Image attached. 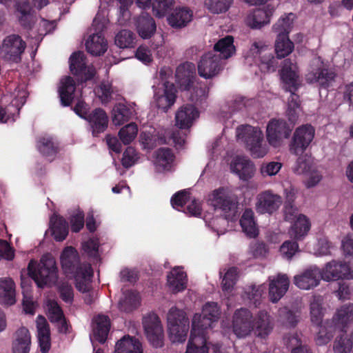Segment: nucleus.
Segmentation results:
<instances>
[{
  "label": "nucleus",
  "instance_id": "obj_1",
  "mask_svg": "<svg viewBox=\"0 0 353 353\" xmlns=\"http://www.w3.org/2000/svg\"><path fill=\"white\" fill-rule=\"evenodd\" d=\"M272 328V319L265 310L259 311L254 316L249 310L241 307L236 310L232 315V332L239 339L248 337L252 333L264 338L270 334Z\"/></svg>",
  "mask_w": 353,
  "mask_h": 353
},
{
  "label": "nucleus",
  "instance_id": "obj_2",
  "mask_svg": "<svg viewBox=\"0 0 353 353\" xmlns=\"http://www.w3.org/2000/svg\"><path fill=\"white\" fill-rule=\"evenodd\" d=\"M79 254L71 246L65 248L60 255V263L62 270L68 278H74L76 288L85 293L90 289L93 271L90 264L79 265Z\"/></svg>",
  "mask_w": 353,
  "mask_h": 353
},
{
  "label": "nucleus",
  "instance_id": "obj_3",
  "mask_svg": "<svg viewBox=\"0 0 353 353\" xmlns=\"http://www.w3.org/2000/svg\"><path fill=\"white\" fill-rule=\"evenodd\" d=\"M208 204L215 211L219 212L224 218L210 221V224L218 234H223L225 228L218 227V225H225L227 220H233L236 216V197L232 192L224 188H219L213 190L208 198Z\"/></svg>",
  "mask_w": 353,
  "mask_h": 353
},
{
  "label": "nucleus",
  "instance_id": "obj_4",
  "mask_svg": "<svg viewBox=\"0 0 353 353\" xmlns=\"http://www.w3.org/2000/svg\"><path fill=\"white\" fill-rule=\"evenodd\" d=\"M279 74L284 86L291 92L287 114L289 121L294 124L298 119L299 112L298 97L292 92L299 83L300 74L297 63L289 59L284 60Z\"/></svg>",
  "mask_w": 353,
  "mask_h": 353
},
{
  "label": "nucleus",
  "instance_id": "obj_5",
  "mask_svg": "<svg viewBox=\"0 0 353 353\" xmlns=\"http://www.w3.org/2000/svg\"><path fill=\"white\" fill-rule=\"evenodd\" d=\"M28 274L38 287L54 285L58 279V268L55 259L50 254L42 256L39 263L32 260L28 267Z\"/></svg>",
  "mask_w": 353,
  "mask_h": 353
},
{
  "label": "nucleus",
  "instance_id": "obj_6",
  "mask_svg": "<svg viewBox=\"0 0 353 353\" xmlns=\"http://www.w3.org/2000/svg\"><path fill=\"white\" fill-rule=\"evenodd\" d=\"M236 138L245 143L254 158H262L268 154V148L263 142V133L260 128L251 125L239 126L236 129Z\"/></svg>",
  "mask_w": 353,
  "mask_h": 353
},
{
  "label": "nucleus",
  "instance_id": "obj_7",
  "mask_svg": "<svg viewBox=\"0 0 353 353\" xmlns=\"http://www.w3.org/2000/svg\"><path fill=\"white\" fill-rule=\"evenodd\" d=\"M190 329V321L186 312L175 306L167 314V330L169 339L173 343H183Z\"/></svg>",
  "mask_w": 353,
  "mask_h": 353
},
{
  "label": "nucleus",
  "instance_id": "obj_8",
  "mask_svg": "<svg viewBox=\"0 0 353 353\" xmlns=\"http://www.w3.org/2000/svg\"><path fill=\"white\" fill-rule=\"evenodd\" d=\"M172 72L169 68H161L159 71L161 82L154 90V99L158 108L166 111L175 102L176 89L172 82L169 81Z\"/></svg>",
  "mask_w": 353,
  "mask_h": 353
},
{
  "label": "nucleus",
  "instance_id": "obj_9",
  "mask_svg": "<svg viewBox=\"0 0 353 353\" xmlns=\"http://www.w3.org/2000/svg\"><path fill=\"white\" fill-rule=\"evenodd\" d=\"M268 46L264 42L254 41L245 54L247 63L257 64L264 72L275 71L277 64L276 59L271 53L266 52Z\"/></svg>",
  "mask_w": 353,
  "mask_h": 353
},
{
  "label": "nucleus",
  "instance_id": "obj_10",
  "mask_svg": "<svg viewBox=\"0 0 353 353\" xmlns=\"http://www.w3.org/2000/svg\"><path fill=\"white\" fill-rule=\"evenodd\" d=\"M108 20L105 13L98 12L93 20L92 28L96 32L92 33L85 42L87 51L92 55L100 56L108 49V43L101 32L105 27Z\"/></svg>",
  "mask_w": 353,
  "mask_h": 353
},
{
  "label": "nucleus",
  "instance_id": "obj_11",
  "mask_svg": "<svg viewBox=\"0 0 353 353\" xmlns=\"http://www.w3.org/2000/svg\"><path fill=\"white\" fill-rule=\"evenodd\" d=\"M336 73L328 69L326 63L320 57H315L311 61L305 79L310 83H319L321 86L327 87L334 81Z\"/></svg>",
  "mask_w": 353,
  "mask_h": 353
},
{
  "label": "nucleus",
  "instance_id": "obj_12",
  "mask_svg": "<svg viewBox=\"0 0 353 353\" xmlns=\"http://www.w3.org/2000/svg\"><path fill=\"white\" fill-rule=\"evenodd\" d=\"M314 135L315 130L310 124L302 125L296 128L289 144L290 153L296 156L303 153L313 141Z\"/></svg>",
  "mask_w": 353,
  "mask_h": 353
},
{
  "label": "nucleus",
  "instance_id": "obj_13",
  "mask_svg": "<svg viewBox=\"0 0 353 353\" xmlns=\"http://www.w3.org/2000/svg\"><path fill=\"white\" fill-rule=\"evenodd\" d=\"M221 311L216 303L208 302L202 307V312L195 313L192 319L191 327H193L194 321L196 323L199 330L207 333L212 329L214 324L220 318Z\"/></svg>",
  "mask_w": 353,
  "mask_h": 353
},
{
  "label": "nucleus",
  "instance_id": "obj_14",
  "mask_svg": "<svg viewBox=\"0 0 353 353\" xmlns=\"http://www.w3.org/2000/svg\"><path fill=\"white\" fill-rule=\"evenodd\" d=\"M319 277L325 281L353 279V270L346 263L332 260L320 270Z\"/></svg>",
  "mask_w": 353,
  "mask_h": 353
},
{
  "label": "nucleus",
  "instance_id": "obj_15",
  "mask_svg": "<svg viewBox=\"0 0 353 353\" xmlns=\"http://www.w3.org/2000/svg\"><path fill=\"white\" fill-rule=\"evenodd\" d=\"M292 132V128L282 119H272L266 128V138L269 144L274 148L283 145Z\"/></svg>",
  "mask_w": 353,
  "mask_h": 353
},
{
  "label": "nucleus",
  "instance_id": "obj_16",
  "mask_svg": "<svg viewBox=\"0 0 353 353\" xmlns=\"http://www.w3.org/2000/svg\"><path fill=\"white\" fill-rule=\"evenodd\" d=\"M143 325L149 342L155 347L163 345L164 332L159 316L154 313H149L143 318Z\"/></svg>",
  "mask_w": 353,
  "mask_h": 353
},
{
  "label": "nucleus",
  "instance_id": "obj_17",
  "mask_svg": "<svg viewBox=\"0 0 353 353\" xmlns=\"http://www.w3.org/2000/svg\"><path fill=\"white\" fill-rule=\"evenodd\" d=\"M282 202L281 196L271 190H265L256 196L255 209L259 214H272L279 210Z\"/></svg>",
  "mask_w": 353,
  "mask_h": 353
},
{
  "label": "nucleus",
  "instance_id": "obj_18",
  "mask_svg": "<svg viewBox=\"0 0 353 353\" xmlns=\"http://www.w3.org/2000/svg\"><path fill=\"white\" fill-rule=\"evenodd\" d=\"M27 96V91L23 86L15 90L11 105L7 107L6 110L0 109V122L14 121L19 114L20 108L26 103Z\"/></svg>",
  "mask_w": 353,
  "mask_h": 353
},
{
  "label": "nucleus",
  "instance_id": "obj_19",
  "mask_svg": "<svg viewBox=\"0 0 353 353\" xmlns=\"http://www.w3.org/2000/svg\"><path fill=\"white\" fill-rule=\"evenodd\" d=\"M26 48L25 42L20 37L12 34L3 41L0 48V54L7 60L17 61Z\"/></svg>",
  "mask_w": 353,
  "mask_h": 353
},
{
  "label": "nucleus",
  "instance_id": "obj_20",
  "mask_svg": "<svg viewBox=\"0 0 353 353\" xmlns=\"http://www.w3.org/2000/svg\"><path fill=\"white\" fill-rule=\"evenodd\" d=\"M222 68L221 58L213 52H208L202 57L198 65L199 74L205 79L214 77Z\"/></svg>",
  "mask_w": 353,
  "mask_h": 353
},
{
  "label": "nucleus",
  "instance_id": "obj_21",
  "mask_svg": "<svg viewBox=\"0 0 353 353\" xmlns=\"http://www.w3.org/2000/svg\"><path fill=\"white\" fill-rule=\"evenodd\" d=\"M70 70L71 72L81 78V81L91 79L95 74L92 65L85 66V55L83 52L73 53L70 57Z\"/></svg>",
  "mask_w": 353,
  "mask_h": 353
},
{
  "label": "nucleus",
  "instance_id": "obj_22",
  "mask_svg": "<svg viewBox=\"0 0 353 353\" xmlns=\"http://www.w3.org/2000/svg\"><path fill=\"white\" fill-rule=\"evenodd\" d=\"M269 281V298L272 303L279 301L289 288L290 281L286 274L271 276Z\"/></svg>",
  "mask_w": 353,
  "mask_h": 353
},
{
  "label": "nucleus",
  "instance_id": "obj_23",
  "mask_svg": "<svg viewBox=\"0 0 353 353\" xmlns=\"http://www.w3.org/2000/svg\"><path fill=\"white\" fill-rule=\"evenodd\" d=\"M320 269L311 267L294 276V285L301 290H309L316 287L320 283Z\"/></svg>",
  "mask_w": 353,
  "mask_h": 353
},
{
  "label": "nucleus",
  "instance_id": "obj_24",
  "mask_svg": "<svg viewBox=\"0 0 353 353\" xmlns=\"http://www.w3.org/2000/svg\"><path fill=\"white\" fill-rule=\"evenodd\" d=\"M206 333L199 330L194 321L193 327H191L190 339L187 344L185 353H208Z\"/></svg>",
  "mask_w": 353,
  "mask_h": 353
},
{
  "label": "nucleus",
  "instance_id": "obj_25",
  "mask_svg": "<svg viewBox=\"0 0 353 353\" xmlns=\"http://www.w3.org/2000/svg\"><path fill=\"white\" fill-rule=\"evenodd\" d=\"M230 169L243 181L251 179L255 173L254 163L248 157L243 156L234 157L230 163Z\"/></svg>",
  "mask_w": 353,
  "mask_h": 353
},
{
  "label": "nucleus",
  "instance_id": "obj_26",
  "mask_svg": "<svg viewBox=\"0 0 353 353\" xmlns=\"http://www.w3.org/2000/svg\"><path fill=\"white\" fill-rule=\"evenodd\" d=\"M187 274L182 267L174 268L167 275V287L174 294L184 291L187 288Z\"/></svg>",
  "mask_w": 353,
  "mask_h": 353
},
{
  "label": "nucleus",
  "instance_id": "obj_27",
  "mask_svg": "<svg viewBox=\"0 0 353 353\" xmlns=\"http://www.w3.org/2000/svg\"><path fill=\"white\" fill-rule=\"evenodd\" d=\"M17 302L16 284L10 277L0 278V304L11 306Z\"/></svg>",
  "mask_w": 353,
  "mask_h": 353
},
{
  "label": "nucleus",
  "instance_id": "obj_28",
  "mask_svg": "<svg viewBox=\"0 0 353 353\" xmlns=\"http://www.w3.org/2000/svg\"><path fill=\"white\" fill-rule=\"evenodd\" d=\"M198 117L199 112L194 106L183 105L175 114V123L181 129H188Z\"/></svg>",
  "mask_w": 353,
  "mask_h": 353
},
{
  "label": "nucleus",
  "instance_id": "obj_29",
  "mask_svg": "<svg viewBox=\"0 0 353 353\" xmlns=\"http://www.w3.org/2000/svg\"><path fill=\"white\" fill-rule=\"evenodd\" d=\"M110 327V319L105 315H98L92 322V330L90 338L92 343L94 341L104 343Z\"/></svg>",
  "mask_w": 353,
  "mask_h": 353
},
{
  "label": "nucleus",
  "instance_id": "obj_30",
  "mask_svg": "<svg viewBox=\"0 0 353 353\" xmlns=\"http://www.w3.org/2000/svg\"><path fill=\"white\" fill-rule=\"evenodd\" d=\"M37 337L41 350L43 353L49 351L51 345L50 332L48 323L43 316H38L36 319Z\"/></svg>",
  "mask_w": 353,
  "mask_h": 353
},
{
  "label": "nucleus",
  "instance_id": "obj_31",
  "mask_svg": "<svg viewBox=\"0 0 353 353\" xmlns=\"http://www.w3.org/2000/svg\"><path fill=\"white\" fill-rule=\"evenodd\" d=\"M47 314L50 321L57 323L60 332H66L68 325L63 312L57 303L52 300L46 302Z\"/></svg>",
  "mask_w": 353,
  "mask_h": 353
},
{
  "label": "nucleus",
  "instance_id": "obj_32",
  "mask_svg": "<svg viewBox=\"0 0 353 353\" xmlns=\"http://www.w3.org/2000/svg\"><path fill=\"white\" fill-rule=\"evenodd\" d=\"M74 90L75 83L72 77L65 76L60 80L58 92L63 105L68 106L71 104Z\"/></svg>",
  "mask_w": 353,
  "mask_h": 353
},
{
  "label": "nucleus",
  "instance_id": "obj_33",
  "mask_svg": "<svg viewBox=\"0 0 353 353\" xmlns=\"http://www.w3.org/2000/svg\"><path fill=\"white\" fill-rule=\"evenodd\" d=\"M311 228L310 219L304 214H300L292 223L289 230L290 236L295 240H301L307 236Z\"/></svg>",
  "mask_w": 353,
  "mask_h": 353
},
{
  "label": "nucleus",
  "instance_id": "obj_34",
  "mask_svg": "<svg viewBox=\"0 0 353 353\" xmlns=\"http://www.w3.org/2000/svg\"><path fill=\"white\" fill-rule=\"evenodd\" d=\"M85 119L89 122L94 135L103 132L108 127V118L102 109H96Z\"/></svg>",
  "mask_w": 353,
  "mask_h": 353
},
{
  "label": "nucleus",
  "instance_id": "obj_35",
  "mask_svg": "<svg viewBox=\"0 0 353 353\" xmlns=\"http://www.w3.org/2000/svg\"><path fill=\"white\" fill-rule=\"evenodd\" d=\"M135 113V108L132 105L118 103L112 112V122L115 125H121L132 118Z\"/></svg>",
  "mask_w": 353,
  "mask_h": 353
},
{
  "label": "nucleus",
  "instance_id": "obj_36",
  "mask_svg": "<svg viewBox=\"0 0 353 353\" xmlns=\"http://www.w3.org/2000/svg\"><path fill=\"white\" fill-rule=\"evenodd\" d=\"M271 16L272 12L257 9L246 17L245 22L252 29H259L270 23Z\"/></svg>",
  "mask_w": 353,
  "mask_h": 353
},
{
  "label": "nucleus",
  "instance_id": "obj_37",
  "mask_svg": "<svg viewBox=\"0 0 353 353\" xmlns=\"http://www.w3.org/2000/svg\"><path fill=\"white\" fill-rule=\"evenodd\" d=\"M192 19V12L186 8L176 9L168 17V23L175 28H181L186 26Z\"/></svg>",
  "mask_w": 353,
  "mask_h": 353
},
{
  "label": "nucleus",
  "instance_id": "obj_38",
  "mask_svg": "<svg viewBox=\"0 0 353 353\" xmlns=\"http://www.w3.org/2000/svg\"><path fill=\"white\" fill-rule=\"evenodd\" d=\"M50 225L51 234L57 241H62L66 238L68 228L67 222L63 217L57 214L52 215Z\"/></svg>",
  "mask_w": 353,
  "mask_h": 353
},
{
  "label": "nucleus",
  "instance_id": "obj_39",
  "mask_svg": "<svg viewBox=\"0 0 353 353\" xmlns=\"http://www.w3.org/2000/svg\"><path fill=\"white\" fill-rule=\"evenodd\" d=\"M114 353H143V350L138 339L125 336L116 343Z\"/></svg>",
  "mask_w": 353,
  "mask_h": 353
},
{
  "label": "nucleus",
  "instance_id": "obj_40",
  "mask_svg": "<svg viewBox=\"0 0 353 353\" xmlns=\"http://www.w3.org/2000/svg\"><path fill=\"white\" fill-rule=\"evenodd\" d=\"M30 344L31 339L28 330L21 327L16 332L12 352L13 353H29Z\"/></svg>",
  "mask_w": 353,
  "mask_h": 353
},
{
  "label": "nucleus",
  "instance_id": "obj_41",
  "mask_svg": "<svg viewBox=\"0 0 353 353\" xmlns=\"http://www.w3.org/2000/svg\"><path fill=\"white\" fill-rule=\"evenodd\" d=\"M136 26L138 34L143 39L150 38L156 30L154 19L146 13H143L137 19Z\"/></svg>",
  "mask_w": 353,
  "mask_h": 353
},
{
  "label": "nucleus",
  "instance_id": "obj_42",
  "mask_svg": "<svg viewBox=\"0 0 353 353\" xmlns=\"http://www.w3.org/2000/svg\"><path fill=\"white\" fill-rule=\"evenodd\" d=\"M140 142L145 150H151L158 145L164 144L167 142L165 136H160L153 128H150L141 132Z\"/></svg>",
  "mask_w": 353,
  "mask_h": 353
},
{
  "label": "nucleus",
  "instance_id": "obj_43",
  "mask_svg": "<svg viewBox=\"0 0 353 353\" xmlns=\"http://www.w3.org/2000/svg\"><path fill=\"white\" fill-rule=\"evenodd\" d=\"M243 231L250 238H255L259 234V229L254 220V212L247 209L243 213L240 220Z\"/></svg>",
  "mask_w": 353,
  "mask_h": 353
},
{
  "label": "nucleus",
  "instance_id": "obj_44",
  "mask_svg": "<svg viewBox=\"0 0 353 353\" xmlns=\"http://www.w3.org/2000/svg\"><path fill=\"white\" fill-rule=\"evenodd\" d=\"M194 72V66L190 63L180 65L176 70V77L181 88L189 90L190 88L191 77Z\"/></svg>",
  "mask_w": 353,
  "mask_h": 353
},
{
  "label": "nucleus",
  "instance_id": "obj_45",
  "mask_svg": "<svg viewBox=\"0 0 353 353\" xmlns=\"http://www.w3.org/2000/svg\"><path fill=\"white\" fill-rule=\"evenodd\" d=\"M239 278V272L236 268L230 267L225 270L221 281V288L225 296L232 295Z\"/></svg>",
  "mask_w": 353,
  "mask_h": 353
},
{
  "label": "nucleus",
  "instance_id": "obj_46",
  "mask_svg": "<svg viewBox=\"0 0 353 353\" xmlns=\"http://www.w3.org/2000/svg\"><path fill=\"white\" fill-rule=\"evenodd\" d=\"M174 162V155L170 150L159 149L156 154L154 164L158 172L170 170Z\"/></svg>",
  "mask_w": 353,
  "mask_h": 353
},
{
  "label": "nucleus",
  "instance_id": "obj_47",
  "mask_svg": "<svg viewBox=\"0 0 353 353\" xmlns=\"http://www.w3.org/2000/svg\"><path fill=\"white\" fill-rule=\"evenodd\" d=\"M295 19L296 15L294 13L284 14L273 25V32L276 35L286 34L288 36L293 28Z\"/></svg>",
  "mask_w": 353,
  "mask_h": 353
},
{
  "label": "nucleus",
  "instance_id": "obj_48",
  "mask_svg": "<svg viewBox=\"0 0 353 353\" xmlns=\"http://www.w3.org/2000/svg\"><path fill=\"white\" fill-rule=\"evenodd\" d=\"M275 52L277 58L282 59L290 54L294 48L293 42L286 34L276 35L274 43Z\"/></svg>",
  "mask_w": 353,
  "mask_h": 353
},
{
  "label": "nucleus",
  "instance_id": "obj_49",
  "mask_svg": "<svg viewBox=\"0 0 353 353\" xmlns=\"http://www.w3.org/2000/svg\"><path fill=\"white\" fill-rule=\"evenodd\" d=\"M141 305V296L135 291H128L123 293V297L119 302V309L129 312L137 309Z\"/></svg>",
  "mask_w": 353,
  "mask_h": 353
},
{
  "label": "nucleus",
  "instance_id": "obj_50",
  "mask_svg": "<svg viewBox=\"0 0 353 353\" xmlns=\"http://www.w3.org/2000/svg\"><path fill=\"white\" fill-rule=\"evenodd\" d=\"M214 50L219 52L218 55L221 60L227 59L234 54L236 49L234 46V39L232 36H227L219 40L214 45Z\"/></svg>",
  "mask_w": 353,
  "mask_h": 353
},
{
  "label": "nucleus",
  "instance_id": "obj_51",
  "mask_svg": "<svg viewBox=\"0 0 353 353\" xmlns=\"http://www.w3.org/2000/svg\"><path fill=\"white\" fill-rule=\"evenodd\" d=\"M334 321L336 325L342 327L353 322V304H346L337 309Z\"/></svg>",
  "mask_w": 353,
  "mask_h": 353
},
{
  "label": "nucleus",
  "instance_id": "obj_52",
  "mask_svg": "<svg viewBox=\"0 0 353 353\" xmlns=\"http://www.w3.org/2000/svg\"><path fill=\"white\" fill-rule=\"evenodd\" d=\"M315 167L312 157L306 153H302L299 154L293 165L292 171L296 174H306Z\"/></svg>",
  "mask_w": 353,
  "mask_h": 353
},
{
  "label": "nucleus",
  "instance_id": "obj_53",
  "mask_svg": "<svg viewBox=\"0 0 353 353\" xmlns=\"http://www.w3.org/2000/svg\"><path fill=\"white\" fill-rule=\"evenodd\" d=\"M21 286L23 294V306L24 311L26 313L32 314L34 312L36 305L33 301L30 294V279L28 278L21 276Z\"/></svg>",
  "mask_w": 353,
  "mask_h": 353
},
{
  "label": "nucleus",
  "instance_id": "obj_54",
  "mask_svg": "<svg viewBox=\"0 0 353 353\" xmlns=\"http://www.w3.org/2000/svg\"><path fill=\"white\" fill-rule=\"evenodd\" d=\"M353 349V335L343 334L336 338L334 343V353H351Z\"/></svg>",
  "mask_w": 353,
  "mask_h": 353
},
{
  "label": "nucleus",
  "instance_id": "obj_55",
  "mask_svg": "<svg viewBox=\"0 0 353 353\" xmlns=\"http://www.w3.org/2000/svg\"><path fill=\"white\" fill-rule=\"evenodd\" d=\"M115 44L120 48H134L136 45V37L131 31L122 30L115 37Z\"/></svg>",
  "mask_w": 353,
  "mask_h": 353
},
{
  "label": "nucleus",
  "instance_id": "obj_56",
  "mask_svg": "<svg viewBox=\"0 0 353 353\" xmlns=\"http://www.w3.org/2000/svg\"><path fill=\"white\" fill-rule=\"evenodd\" d=\"M232 3L233 0H205L204 6L213 14H221L227 12Z\"/></svg>",
  "mask_w": 353,
  "mask_h": 353
},
{
  "label": "nucleus",
  "instance_id": "obj_57",
  "mask_svg": "<svg viewBox=\"0 0 353 353\" xmlns=\"http://www.w3.org/2000/svg\"><path fill=\"white\" fill-rule=\"evenodd\" d=\"M138 133V127L134 123H130L123 127L119 132V136L123 144L127 145L134 140Z\"/></svg>",
  "mask_w": 353,
  "mask_h": 353
},
{
  "label": "nucleus",
  "instance_id": "obj_58",
  "mask_svg": "<svg viewBox=\"0 0 353 353\" xmlns=\"http://www.w3.org/2000/svg\"><path fill=\"white\" fill-rule=\"evenodd\" d=\"M322 299L321 297H314L310 304L311 321L317 326L320 325L322 321L323 312L321 307Z\"/></svg>",
  "mask_w": 353,
  "mask_h": 353
},
{
  "label": "nucleus",
  "instance_id": "obj_59",
  "mask_svg": "<svg viewBox=\"0 0 353 353\" xmlns=\"http://www.w3.org/2000/svg\"><path fill=\"white\" fill-rule=\"evenodd\" d=\"M332 243L325 237L318 239L313 248V253L317 256L328 255L331 253Z\"/></svg>",
  "mask_w": 353,
  "mask_h": 353
},
{
  "label": "nucleus",
  "instance_id": "obj_60",
  "mask_svg": "<svg viewBox=\"0 0 353 353\" xmlns=\"http://www.w3.org/2000/svg\"><path fill=\"white\" fill-rule=\"evenodd\" d=\"M30 8L27 0H22L17 3L16 14L21 25L26 26V21L30 18Z\"/></svg>",
  "mask_w": 353,
  "mask_h": 353
},
{
  "label": "nucleus",
  "instance_id": "obj_61",
  "mask_svg": "<svg viewBox=\"0 0 353 353\" xmlns=\"http://www.w3.org/2000/svg\"><path fill=\"white\" fill-rule=\"evenodd\" d=\"M291 353H310L306 346L302 345L301 339L298 335H294L286 340Z\"/></svg>",
  "mask_w": 353,
  "mask_h": 353
},
{
  "label": "nucleus",
  "instance_id": "obj_62",
  "mask_svg": "<svg viewBox=\"0 0 353 353\" xmlns=\"http://www.w3.org/2000/svg\"><path fill=\"white\" fill-rule=\"evenodd\" d=\"M174 0H154L152 8L154 14L158 17H162L172 6Z\"/></svg>",
  "mask_w": 353,
  "mask_h": 353
},
{
  "label": "nucleus",
  "instance_id": "obj_63",
  "mask_svg": "<svg viewBox=\"0 0 353 353\" xmlns=\"http://www.w3.org/2000/svg\"><path fill=\"white\" fill-rule=\"evenodd\" d=\"M282 163L277 161H270L263 163L260 168L261 174L263 176H275L281 169Z\"/></svg>",
  "mask_w": 353,
  "mask_h": 353
},
{
  "label": "nucleus",
  "instance_id": "obj_64",
  "mask_svg": "<svg viewBox=\"0 0 353 353\" xmlns=\"http://www.w3.org/2000/svg\"><path fill=\"white\" fill-rule=\"evenodd\" d=\"M112 93L111 83L108 81L103 82L95 90L96 95L100 99L102 103H108Z\"/></svg>",
  "mask_w": 353,
  "mask_h": 353
}]
</instances>
